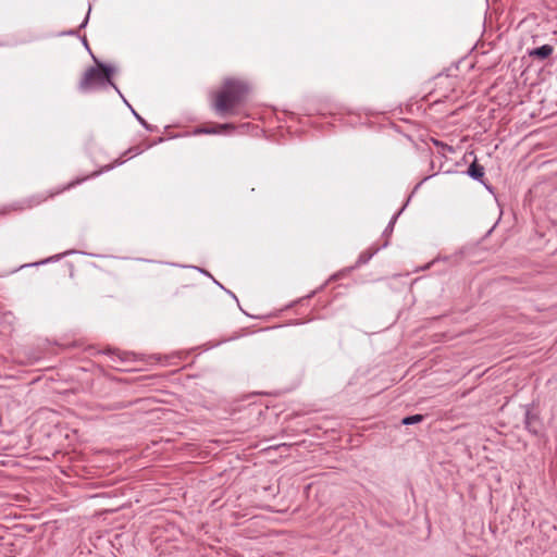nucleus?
I'll return each mask as SVG.
<instances>
[{"mask_svg":"<svg viewBox=\"0 0 557 557\" xmlns=\"http://www.w3.org/2000/svg\"><path fill=\"white\" fill-rule=\"evenodd\" d=\"M468 175L475 181L483 182L484 177V166L479 164L476 161H473L467 171Z\"/></svg>","mask_w":557,"mask_h":557,"instance_id":"6","label":"nucleus"},{"mask_svg":"<svg viewBox=\"0 0 557 557\" xmlns=\"http://www.w3.org/2000/svg\"><path fill=\"white\" fill-rule=\"evenodd\" d=\"M374 252H370V251H363L360 253L358 260H357V265H361V264H364L367 263L373 256Z\"/></svg>","mask_w":557,"mask_h":557,"instance_id":"8","label":"nucleus"},{"mask_svg":"<svg viewBox=\"0 0 557 557\" xmlns=\"http://www.w3.org/2000/svg\"><path fill=\"white\" fill-rule=\"evenodd\" d=\"M525 428L533 434H539L541 431V422L536 414L531 410L525 411Z\"/></svg>","mask_w":557,"mask_h":557,"instance_id":"4","label":"nucleus"},{"mask_svg":"<svg viewBox=\"0 0 557 557\" xmlns=\"http://www.w3.org/2000/svg\"><path fill=\"white\" fill-rule=\"evenodd\" d=\"M554 52L550 45H543L529 51V55L535 60L544 61L548 59Z\"/></svg>","mask_w":557,"mask_h":557,"instance_id":"3","label":"nucleus"},{"mask_svg":"<svg viewBox=\"0 0 557 557\" xmlns=\"http://www.w3.org/2000/svg\"><path fill=\"white\" fill-rule=\"evenodd\" d=\"M85 178H82V180H75V181H72L70 182L69 184L64 185L63 187L61 188H58V189H54V190H51L49 191L46 196L41 197L39 200L36 201V205L40 203L41 201H45L49 198H53L54 196L57 195H60L61 193L65 191V190H69L71 188H73L74 186H76L77 184H79L81 182H83Z\"/></svg>","mask_w":557,"mask_h":557,"instance_id":"5","label":"nucleus"},{"mask_svg":"<svg viewBox=\"0 0 557 557\" xmlns=\"http://www.w3.org/2000/svg\"><path fill=\"white\" fill-rule=\"evenodd\" d=\"M95 61L96 66H90L84 72L78 83V89L82 92H88L111 85L117 90L115 84L112 82L113 69L96 59Z\"/></svg>","mask_w":557,"mask_h":557,"instance_id":"2","label":"nucleus"},{"mask_svg":"<svg viewBox=\"0 0 557 557\" xmlns=\"http://www.w3.org/2000/svg\"><path fill=\"white\" fill-rule=\"evenodd\" d=\"M424 419L422 414H413L405 417L401 421L404 425H411L421 422Z\"/></svg>","mask_w":557,"mask_h":557,"instance_id":"7","label":"nucleus"},{"mask_svg":"<svg viewBox=\"0 0 557 557\" xmlns=\"http://www.w3.org/2000/svg\"><path fill=\"white\" fill-rule=\"evenodd\" d=\"M249 91L248 85L239 79L226 78L215 92L212 108L220 116L235 114L236 108L243 104Z\"/></svg>","mask_w":557,"mask_h":557,"instance_id":"1","label":"nucleus"},{"mask_svg":"<svg viewBox=\"0 0 557 557\" xmlns=\"http://www.w3.org/2000/svg\"><path fill=\"white\" fill-rule=\"evenodd\" d=\"M197 134H219L216 125L214 127H202L196 131Z\"/></svg>","mask_w":557,"mask_h":557,"instance_id":"10","label":"nucleus"},{"mask_svg":"<svg viewBox=\"0 0 557 557\" xmlns=\"http://www.w3.org/2000/svg\"><path fill=\"white\" fill-rule=\"evenodd\" d=\"M216 127L219 129V133L231 132L236 128V126L232 123L218 124Z\"/></svg>","mask_w":557,"mask_h":557,"instance_id":"9","label":"nucleus"},{"mask_svg":"<svg viewBox=\"0 0 557 557\" xmlns=\"http://www.w3.org/2000/svg\"><path fill=\"white\" fill-rule=\"evenodd\" d=\"M136 116H137V120H139L143 124L145 123V122L140 119V116H139V115H137V114H136Z\"/></svg>","mask_w":557,"mask_h":557,"instance_id":"12","label":"nucleus"},{"mask_svg":"<svg viewBox=\"0 0 557 557\" xmlns=\"http://www.w3.org/2000/svg\"><path fill=\"white\" fill-rule=\"evenodd\" d=\"M87 21H88V15L86 16V18L84 20V22L82 23L81 27H85L86 24H87Z\"/></svg>","mask_w":557,"mask_h":557,"instance_id":"11","label":"nucleus"}]
</instances>
